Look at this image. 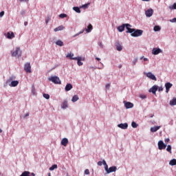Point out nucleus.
<instances>
[{"mask_svg":"<svg viewBox=\"0 0 176 176\" xmlns=\"http://www.w3.org/2000/svg\"><path fill=\"white\" fill-rule=\"evenodd\" d=\"M126 33L131 34V36L137 37V36H141L142 34L144 33V31L142 30H135L133 28H128V31H126Z\"/></svg>","mask_w":176,"mask_h":176,"instance_id":"obj_1","label":"nucleus"},{"mask_svg":"<svg viewBox=\"0 0 176 176\" xmlns=\"http://www.w3.org/2000/svg\"><path fill=\"white\" fill-rule=\"evenodd\" d=\"M48 80H50L55 85H61V80H60V78H58V76H56L50 77L48 78Z\"/></svg>","mask_w":176,"mask_h":176,"instance_id":"obj_2","label":"nucleus"},{"mask_svg":"<svg viewBox=\"0 0 176 176\" xmlns=\"http://www.w3.org/2000/svg\"><path fill=\"white\" fill-rule=\"evenodd\" d=\"M130 27H131V25L129 23H124L120 26H118L117 30L119 31V32H123V31H124V28H126L128 30V28H130Z\"/></svg>","mask_w":176,"mask_h":176,"instance_id":"obj_3","label":"nucleus"},{"mask_svg":"<svg viewBox=\"0 0 176 176\" xmlns=\"http://www.w3.org/2000/svg\"><path fill=\"white\" fill-rule=\"evenodd\" d=\"M12 57H20V56H21V50H20L19 47H17L16 48V50L14 52H12Z\"/></svg>","mask_w":176,"mask_h":176,"instance_id":"obj_4","label":"nucleus"},{"mask_svg":"<svg viewBox=\"0 0 176 176\" xmlns=\"http://www.w3.org/2000/svg\"><path fill=\"white\" fill-rule=\"evenodd\" d=\"M24 69L28 74H31V72H32V71L31 70V63H27L26 64H25Z\"/></svg>","mask_w":176,"mask_h":176,"instance_id":"obj_5","label":"nucleus"},{"mask_svg":"<svg viewBox=\"0 0 176 176\" xmlns=\"http://www.w3.org/2000/svg\"><path fill=\"white\" fill-rule=\"evenodd\" d=\"M165 148H167V145L163 142V140H160L158 142V149L162 151V149H164Z\"/></svg>","mask_w":176,"mask_h":176,"instance_id":"obj_6","label":"nucleus"},{"mask_svg":"<svg viewBox=\"0 0 176 176\" xmlns=\"http://www.w3.org/2000/svg\"><path fill=\"white\" fill-rule=\"evenodd\" d=\"M145 14H146V17H152V16L153 14V9L150 8V9L147 10L145 12Z\"/></svg>","mask_w":176,"mask_h":176,"instance_id":"obj_7","label":"nucleus"},{"mask_svg":"<svg viewBox=\"0 0 176 176\" xmlns=\"http://www.w3.org/2000/svg\"><path fill=\"white\" fill-rule=\"evenodd\" d=\"M162 51L160 48H153L152 50V53L155 55V56H157V54L162 53Z\"/></svg>","mask_w":176,"mask_h":176,"instance_id":"obj_8","label":"nucleus"},{"mask_svg":"<svg viewBox=\"0 0 176 176\" xmlns=\"http://www.w3.org/2000/svg\"><path fill=\"white\" fill-rule=\"evenodd\" d=\"M157 85H154L148 90V91L149 93H153V94H156V91H157Z\"/></svg>","mask_w":176,"mask_h":176,"instance_id":"obj_9","label":"nucleus"},{"mask_svg":"<svg viewBox=\"0 0 176 176\" xmlns=\"http://www.w3.org/2000/svg\"><path fill=\"white\" fill-rule=\"evenodd\" d=\"M124 107L126 109H130V108H133V107H134V104L130 102H125Z\"/></svg>","mask_w":176,"mask_h":176,"instance_id":"obj_10","label":"nucleus"},{"mask_svg":"<svg viewBox=\"0 0 176 176\" xmlns=\"http://www.w3.org/2000/svg\"><path fill=\"white\" fill-rule=\"evenodd\" d=\"M165 87H166V93H168L170 91V89H171V87H173V84H171L170 82H166L165 84Z\"/></svg>","mask_w":176,"mask_h":176,"instance_id":"obj_11","label":"nucleus"},{"mask_svg":"<svg viewBox=\"0 0 176 176\" xmlns=\"http://www.w3.org/2000/svg\"><path fill=\"white\" fill-rule=\"evenodd\" d=\"M116 170H118V168H116V166H111L110 168H109V170H107V174H111V173H115Z\"/></svg>","mask_w":176,"mask_h":176,"instance_id":"obj_12","label":"nucleus"},{"mask_svg":"<svg viewBox=\"0 0 176 176\" xmlns=\"http://www.w3.org/2000/svg\"><path fill=\"white\" fill-rule=\"evenodd\" d=\"M118 127H120V129H122L123 130H126V129L129 127V124L127 123L119 124Z\"/></svg>","mask_w":176,"mask_h":176,"instance_id":"obj_13","label":"nucleus"},{"mask_svg":"<svg viewBox=\"0 0 176 176\" xmlns=\"http://www.w3.org/2000/svg\"><path fill=\"white\" fill-rule=\"evenodd\" d=\"M146 76L147 78L152 79V80H156V76H155V75L152 74L151 72L147 73Z\"/></svg>","mask_w":176,"mask_h":176,"instance_id":"obj_14","label":"nucleus"},{"mask_svg":"<svg viewBox=\"0 0 176 176\" xmlns=\"http://www.w3.org/2000/svg\"><path fill=\"white\" fill-rule=\"evenodd\" d=\"M7 38L8 39H13V38H14V33H13V32H8L7 33Z\"/></svg>","mask_w":176,"mask_h":176,"instance_id":"obj_15","label":"nucleus"},{"mask_svg":"<svg viewBox=\"0 0 176 176\" xmlns=\"http://www.w3.org/2000/svg\"><path fill=\"white\" fill-rule=\"evenodd\" d=\"M66 57L67 58H70V60H77L78 59L77 57L74 58V54H72V53L67 54Z\"/></svg>","mask_w":176,"mask_h":176,"instance_id":"obj_16","label":"nucleus"},{"mask_svg":"<svg viewBox=\"0 0 176 176\" xmlns=\"http://www.w3.org/2000/svg\"><path fill=\"white\" fill-rule=\"evenodd\" d=\"M61 145H63V146H67V145H68V139L65 138L62 139Z\"/></svg>","mask_w":176,"mask_h":176,"instance_id":"obj_17","label":"nucleus"},{"mask_svg":"<svg viewBox=\"0 0 176 176\" xmlns=\"http://www.w3.org/2000/svg\"><path fill=\"white\" fill-rule=\"evenodd\" d=\"M160 129V126H153L151 128V133H156L157 130Z\"/></svg>","mask_w":176,"mask_h":176,"instance_id":"obj_18","label":"nucleus"},{"mask_svg":"<svg viewBox=\"0 0 176 176\" xmlns=\"http://www.w3.org/2000/svg\"><path fill=\"white\" fill-rule=\"evenodd\" d=\"M65 28L63 25H60L58 28H56L54 31L57 32L58 31H63Z\"/></svg>","mask_w":176,"mask_h":176,"instance_id":"obj_19","label":"nucleus"},{"mask_svg":"<svg viewBox=\"0 0 176 176\" xmlns=\"http://www.w3.org/2000/svg\"><path fill=\"white\" fill-rule=\"evenodd\" d=\"M17 85H19V81L17 80H14L11 82V84L10 85V86L11 87H16V86H17Z\"/></svg>","mask_w":176,"mask_h":176,"instance_id":"obj_20","label":"nucleus"},{"mask_svg":"<svg viewBox=\"0 0 176 176\" xmlns=\"http://www.w3.org/2000/svg\"><path fill=\"white\" fill-rule=\"evenodd\" d=\"M72 89V84H67L65 86V91H69Z\"/></svg>","mask_w":176,"mask_h":176,"instance_id":"obj_21","label":"nucleus"},{"mask_svg":"<svg viewBox=\"0 0 176 176\" xmlns=\"http://www.w3.org/2000/svg\"><path fill=\"white\" fill-rule=\"evenodd\" d=\"M92 30H93V25L91 24H89L87 26V28L86 29V32H91Z\"/></svg>","mask_w":176,"mask_h":176,"instance_id":"obj_22","label":"nucleus"},{"mask_svg":"<svg viewBox=\"0 0 176 176\" xmlns=\"http://www.w3.org/2000/svg\"><path fill=\"white\" fill-rule=\"evenodd\" d=\"M78 100H79V96H78V95H74L72 97V102H76V101H78Z\"/></svg>","mask_w":176,"mask_h":176,"instance_id":"obj_23","label":"nucleus"},{"mask_svg":"<svg viewBox=\"0 0 176 176\" xmlns=\"http://www.w3.org/2000/svg\"><path fill=\"white\" fill-rule=\"evenodd\" d=\"M103 165L104 166V170L106 173H108V170H109V168H108V164H107V162H105V160H103Z\"/></svg>","mask_w":176,"mask_h":176,"instance_id":"obj_24","label":"nucleus"},{"mask_svg":"<svg viewBox=\"0 0 176 176\" xmlns=\"http://www.w3.org/2000/svg\"><path fill=\"white\" fill-rule=\"evenodd\" d=\"M62 108L63 109H65L68 108V102L67 101H64L63 103L62 104Z\"/></svg>","mask_w":176,"mask_h":176,"instance_id":"obj_25","label":"nucleus"},{"mask_svg":"<svg viewBox=\"0 0 176 176\" xmlns=\"http://www.w3.org/2000/svg\"><path fill=\"white\" fill-rule=\"evenodd\" d=\"M56 45H57V46H64V43L61 40H58L56 41Z\"/></svg>","mask_w":176,"mask_h":176,"instance_id":"obj_26","label":"nucleus"},{"mask_svg":"<svg viewBox=\"0 0 176 176\" xmlns=\"http://www.w3.org/2000/svg\"><path fill=\"white\" fill-rule=\"evenodd\" d=\"M170 166H176V160L173 159L169 162Z\"/></svg>","mask_w":176,"mask_h":176,"instance_id":"obj_27","label":"nucleus"},{"mask_svg":"<svg viewBox=\"0 0 176 176\" xmlns=\"http://www.w3.org/2000/svg\"><path fill=\"white\" fill-rule=\"evenodd\" d=\"M76 60H77V64H78V65H79V67H80V65H83V63H82V61H81V58H77V59H76Z\"/></svg>","mask_w":176,"mask_h":176,"instance_id":"obj_28","label":"nucleus"},{"mask_svg":"<svg viewBox=\"0 0 176 176\" xmlns=\"http://www.w3.org/2000/svg\"><path fill=\"white\" fill-rule=\"evenodd\" d=\"M170 105H176V98L170 101Z\"/></svg>","mask_w":176,"mask_h":176,"instance_id":"obj_29","label":"nucleus"},{"mask_svg":"<svg viewBox=\"0 0 176 176\" xmlns=\"http://www.w3.org/2000/svg\"><path fill=\"white\" fill-rule=\"evenodd\" d=\"M169 9L170 10H176V3H173V6H169Z\"/></svg>","mask_w":176,"mask_h":176,"instance_id":"obj_30","label":"nucleus"},{"mask_svg":"<svg viewBox=\"0 0 176 176\" xmlns=\"http://www.w3.org/2000/svg\"><path fill=\"white\" fill-rule=\"evenodd\" d=\"M73 10L76 12V13H80V8H79L78 7H74Z\"/></svg>","mask_w":176,"mask_h":176,"instance_id":"obj_31","label":"nucleus"},{"mask_svg":"<svg viewBox=\"0 0 176 176\" xmlns=\"http://www.w3.org/2000/svg\"><path fill=\"white\" fill-rule=\"evenodd\" d=\"M131 126L133 129H137V127H138V124H137V123H135V122H132Z\"/></svg>","mask_w":176,"mask_h":176,"instance_id":"obj_32","label":"nucleus"},{"mask_svg":"<svg viewBox=\"0 0 176 176\" xmlns=\"http://www.w3.org/2000/svg\"><path fill=\"white\" fill-rule=\"evenodd\" d=\"M55 168H57V164H54L50 168V171H53V170H55Z\"/></svg>","mask_w":176,"mask_h":176,"instance_id":"obj_33","label":"nucleus"},{"mask_svg":"<svg viewBox=\"0 0 176 176\" xmlns=\"http://www.w3.org/2000/svg\"><path fill=\"white\" fill-rule=\"evenodd\" d=\"M166 151L167 152H169V153H173V152L171 151V145L167 146Z\"/></svg>","mask_w":176,"mask_h":176,"instance_id":"obj_34","label":"nucleus"},{"mask_svg":"<svg viewBox=\"0 0 176 176\" xmlns=\"http://www.w3.org/2000/svg\"><path fill=\"white\" fill-rule=\"evenodd\" d=\"M160 30H161V28H160V26H159V25H155L154 27V31H155V32L160 31Z\"/></svg>","mask_w":176,"mask_h":176,"instance_id":"obj_35","label":"nucleus"},{"mask_svg":"<svg viewBox=\"0 0 176 176\" xmlns=\"http://www.w3.org/2000/svg\"><path fill=\"white\" fill-rule=\"evenodd\" d=\"M116 49H117V50H118V52H122V50L123 48L122 47V45H118L116 46Z\"/></svg>","mask_w":176,"mask_h":176,"instance_id":"obj_36","label":"nucleus"},{"mask_svg":"<svg viewBox=\"0 0 176 176\" xmlns=\"http://www.w3.org/2000/svg\"><path fill=\"white\" fill-rule=\"evenodd\" d=\"M43 97L44 98H45L46 100H49V98H50V95L47 94H43Z\"/></svg>","mask_w":176,"mask_h":176,"instance_id":"obj_37","label":"nucleus"},{"mask_svg":"<svg viewBox=\"0 0 176 176\" xmlns=\"http://www.w3.org/2000/svg\"><path fill=\"white\" fill-rule=\"evenodd\" d=\"M59 17H60V19H64V18L67 17V14H60L59 15Z\"/></svg>","mask_w":176,"mask_h":176,"instance_id":"obj_38","label":"nucleus"},{"mask_svg":"<svg viewBox=\"0 0 176 176\" xmlns=\"http://www.w3.org/2000/svg\"><path fill=\"white\" fill-rule=\"evenodd\" d=\"M85 175H90V170H89V169H85Z\"/></svg>","mask_w":176,"mask_h":176,"instance_id":"obj_39","label":"nucleus"},{"mask_svg":"<svg viewBox=\"0 0 176 176\" xmlns=\"http://www.w3.org/2000/svg\"><path fill=\"white\" fill-rule=\"evenodd\" d=\"M102 164H104V160L102 161H99L98 162V166H102Z\"/></svg>","mask_w":176,"mask_h":176,"instance_id":"obj_40","label":"nucleus"},{"mask_svg":"<svg viewBox=\"0 0 176 176\" xmlns=\"http://www.w3.org/2000/svg\"><path fill=\"white\" fill-rule=\"evenodd\" d=\"M89 5H90V3H87V4H84L82 6V8H85V9L88 8Z\"/></svg>","mask_w":176,"mask_h":176,"instance_id":"obj_41","label":"nucleus"},{"mask_svg":"<svg viewBox=\"0 0 176 176\" xmlns=\"http://www.w3.org/2000/svg\"><path fill=\"white\" fill-rule=\"evenodd\" d=\"M4 14H5V12L4 11H1L0 12V17H3Z\"/></svg>","mask_w":176,"mask_h":176,"instance_id":"obj_42","label":"nucleus"},{"mask_svg":"<svg viewBox=\"0 0 176 176\" xmlns=\"http://www.w3.org/2000/svg\"><path fill=\"white\" fill-rule=\"evenodd\" d=\"M170 23H176V18L170 20Z\"/></svg>","mask_w":176,"mask_h":176,"instance_id":"obj_43","label":"nucleus"},{"mask_svg":"<svg viewBox=\"0 0 176 176\" xmlns=\"http://www.w3.org/2000/svg\"><path fill=\"white\" fill-rule=\"evenodd\" d=\"M137 61H138V59H137V58L135 59V60H133V65H135V64H137Z\"/></svg>","mask_w":176,"mask_h":176,"instance_id":"obj_44","label":"nucleus"},{"mask_svg":"<svg viewBox=\"0 0 176 176\" xmlns=\"http://www.w3.org/2000/svg\"><path fill=\"white\" fill-rule=\"evenodd\" d=\"M164 141L167 144V142H170V138H166L164 140Z\"/></svg>","mask_w":176,"mask_h":176,"instance_id":"obj_45","label":"nucleus"},{"mask_svg":"<svg viewBox=\"0 0 176 176\" xmlns=\"http://www.w3.org/2000/svg\"><path fill=\"white\" fill-rule=\"evenodd\" d=\"M158 91H163L162 87H160L158 88Z\"/></svg>","mask_w":176,"mask_h":176,"instance_id":"obj_46","label":"nucleus"},{"mask_svg":"<svg viewBox=\"0 0 176 176\" xmlns=\"http://www.w3.org/2000/svg\"><path fill=\"white\" fill-rule=\"evenodd\" d=\"M110 87H111V84H107L106 85V89H109Z\"/></svg>","mask_w":176,"mask_h":176,"instance_id":"obj_47","label":"nucleus"},{"mask_svg":"<svg viewBox=\"0 0 176 176\" xmlns=\"http://www.w3.org/2000/svg\"><path fill=\"white\" fill-rule=\"evenodd\" d=\"M28 0H19L20 2H27Z\"/></svg>","mask_w":176,"mask_h":176,"instance_id":"obj_48","label":"nucleus"},{"mask_svg":"<svg viewBox=\"0 0 176 176\" xmlns=\"http://www.w3.org/2000/svg\"><path fill=\"white\" fill-rule=\"evenodd\" d=\"M99 46H100V47H103L102 43H100Z\"/></svg>","mask_w":176,"mask_h":176,"instance_id":"obj_49","label":"nucleus"},{"mask_svg":"<svg viewBox=\"0 0 176 176\" xmlns=\"http://www.w3.org/2000/svg\"><path fill=\"white\" fill-rule=\"evenodd\" d=\"M96 60H97L98 61H101V58H96Z\"/></svg>","mask_w":176,"mask_h":176,"instance_id":"obj_50","label":"nucleus"},{"mask_svg":"<svg viewBox=\"0 0 176 176\" xmlns=\"http://www.w3.org/2000/svg\"><path fill=\"white\" fill-rule=\"evenodd\" d=\"M27 116H30V113H27L25 115V118H27Z\"/></svg>","mask_w":176,"mask_h":176,"instance_id":"obj_51","label":"nucleus"},{"mask_svg":"<svg viewBox=\"0 0 176 176\" xmlns=\"http://www.w3.org/2000/svg\"><path fill=\"white\" fill-rule=\"evenodd\" d=\"M24 25H28V22H25Z\"/></svg>","mask_w":176,"mask_h":176,"instance_id":"obj_52","label":"nucleus"},{"mask_svg":"<svg viewBox=\"0 0 176 176\" xmlns=\"http://www.w3.org/2000/svg\"><path fill=\"white\" fill-rule=\"evenodd\" d=\"M144 61H148V58H144Z\"/></svg>","mask_w":176,"mask_h":176,"instance_id":"obj_53","label":"nucleus"},{"mask_svg":"<svg viewBox=\"0 0 176 176\" xmlns=\"http://www.w3.org/2000/svg\"><path fill=\"white\" fill-rule=\"evenodd\" d=\"M91 69H96V68L93 67H89Z\"/></svg>","mask_w":176,"mask_h":176,"instance_id":"obj_54","label":"nucleus"},{"mask_svg":"<svg viewBox=\"0 0 176 176\" xmlns=\"http://www.w3.org/2000/svg\"><path fill=\"white\" fill-rule=\"evenodd\" d=\"M118 68H122V65L118 66Z\"/></svg>","mask_w":176,"mask_h":176,"instance_id":"obj_55","label":"nucleus"},{"mask_svg":"<svg viewBox=\"0 0 176 176\" xmlns=\"http://www.w3.org/2000/svg\"><path fill=\"white\" fill-rule=\"evenodd\" d=\"M0 133H2V129H0Z\"/></svg>","mask_w":176,"mask_h":176,"instance_id":"obj_56","label":"nucleus"},{"mask_svg":"<svg viewBox=\"0 0 176 176\" xmlns=\"http://www.w3.org/2000/svg\"><path fill=\"white\" fill-rule=\"evenodd\" d=\"M46 23L47 24V21H46Z\"/></svg>","mask_w":176,"mask_h":176,"instance_id":"obj_57","label":"nucleus"}]
</instances>
